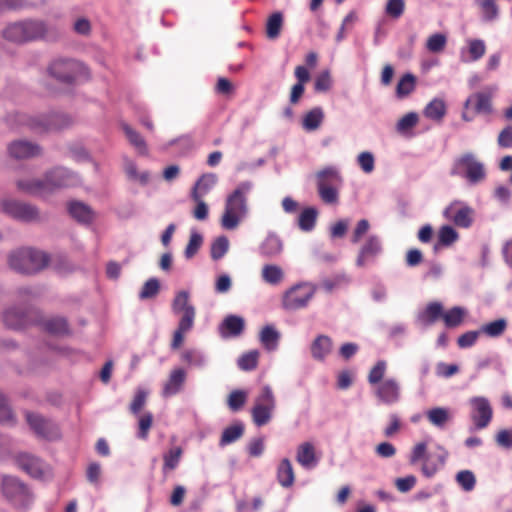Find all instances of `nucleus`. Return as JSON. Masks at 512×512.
Returning a JSON list of instances; mask_svg holds the SVG:
<instances>
[{"label":"nucleus","instance_id":"f257e3e1","mask_svg":"<svg viewBox=\"0 0 512 512\" xmlns=\"http://www.w3.org/2000/svg\"><path fill=\"white\" fill-rule=\"evenodd\" d=\"M76 180V175L63 167L48 171L43 179H20L18 190L33 196L45 197L55 191L68 187Z\"/></svg>","mask_w":512,"mask_h":512},{"label":"nucleus","instance_id":"f03ea898","mask_svg":"<svg viewBox=\"0 0 512 512\" xmlns=\"http://www.w3.org/2000/svg\"><path fill=\"white\" fill-rule=\"evenodd\" d=\"M448 451L441 445H435L428 450L425 441L419 442L412 448L409 463L416 465L421 462V472L426 478L435 476L446 464Z\"/></svg>","mask_w":512,"mask_h":512},{"label":"nucleus","instance_id":"7ed1b4c3","mask_svg":"<svg viewBox=\"0 0 512 512\" xmlns=\"http://www.w3.org/2000/svg\"><path fill=\"white\" fill-rule=\"evenodd\" d=\"M251 188L250 182H242L227 196L221 217V226L224 229L234 230L248 214L247 196Z\"/></svg>","mask_w":512,"mask_h":512},{"label":"nucleus","instance_id":"20e7f679","mask_svg":"<svg viewBox=\"0 0 512 512\" xmlns=\"http://www.w3.org/2000/svg\"><path fill=\"white\" fill-rule=\"evenodd\" d=\"M47 33L48 26L44 21L27 19L7 25L3 37L10 42L23 44L43 39Z\"/></svg>","mask_w":512,"mask_h":512},{"label":"nucleus","instance_id":"39448f33","mask_svg":"<svg viewBox=\"0 0 512 512\" xmlns=\"http://www.w3.org/2000/svg\"><path fill=\"white\" fill-rule=\"evenodd\" d=\"M49 255L33 248H21L9 255L11 269L22 274H35L48 266Z\"/></svg>","mask_w":512,"mask_h":512},{"label":"nucleus","instance_id":"423d86ee","mask_svg":"<svg viewBox=\"0 0 512 512\" xmlns=\"http://www.w3.org/2000/svg\"><path fill=\"white\" fill-rule=\"evenodd\" d=\"M451 175L463 177L469 184L475 185L485 180L486 169L476 155L467 152L455 159Z\"/></svg>","mask_w":512,"mask_h":512},{"label":"nucleus","instance_id":"0eeeda50","mask_svg":"<svg viewBox=\"0 0 512 512\" xmlns=\"http://www.w3.org/2000/svg\"><path fill=\"white\" fill-rule=\"evenodd\" d=\"M316 287L311 283H299L288 290L282 296V307L287 311H296L308 306L314 297Z\"/></svg>","mask_w":512,"mask_h":512},{"label":"nucleus","instance_id":"6e6552de","mask_svg":"<svg viewBox=\"0 0 512 512\" xmlns=\"http://www.w3.org/2000/svg\"><path fill=\"white\" fill-rule=\"evenodd\" d=\"M17 117L21 124L28 126L30 129L38 133L59 130L69 124V119L60 114H53L40 118H31L26 115H17Z\"/></svg>","mask_w":512,"mask_h":512},{"label":"nucleus","instance_id":"1a4fd4ad","mask_svg":"<svg viewBox=\"0 0 512 512\" xmlns=\"http://www.w3.org/2000/svg\"><path fill=\"white\" fill-rule=\"evenodd\" d=\"M83 65L75 60H55L49 68L53 77L64 83H73L83 72Z\"/></svg>","mask_w":512,"mask_h":512},{"label":"nucleus","instance_id":"9d476101","mask_svg":"<svg viewBox=\"0 0 512 512\" xmlns=\"http://www.w3.org/2000/svg\"><path fill=\"white\" fill-rule=\"evenodd\" d=\"M443 216L460 228H469L473 223L474 210L461 201H453L443 211Z\"/></svg>","mask_w":512,"mask_h":512},{"label":"nucleus","instance_id":"9b49d317","mask_svg":"<svg viewBox=\"0 0 512 512\" xmlns=\"http://www.w3.org/2000/svg\"><path fill=\"white\" fill-rule=\"evenodd\" d=\"M2 490L5 497L16 506H25L30 500L27 487L15 477L4 476Z\"/></svg>","mask_w":512,"mask_h":512},{"label":"nucleus","instance_id":"f8f14e48","mask_svg":"<svg viewBox=\"0 0 512 512\" xmlns=\"http://www.w3.org/2000/svg\"><path fill=\"white\" fill-rule=\"evenodd\" d=\"M471 419L478 430L486 428L493 417V410L490 402L485 397H473L470 400Z\"/></svg>","mask_w":512,"mask_h":512},{"label":"nucleus","instance_id":"ddd939ff","mask_svg":"<svg viewBox=\"0 0 512 512\" xmlns=\"http://www.w3.org/2000/svg\"><path fill=\"white\" fill-rule=\"evenodd\" d=\"M2 210L11 217L21 221H34L39 218L38 210L35 206L15 200H4Z\"/></svg>","mask_w":512,"mask_h":512},{"label":"nucleus","instance_id":"4468645a","mask_svg":"<svg viewBox=\"0 0 512 512\" xmlns=\"http://www.w3.org/2000/svg\"><path fill=\"white\" fill-rule=\"evenodd\" d=\"M383 251L382 241L378 235H370L362 243L356 258V265L364 267L374 261Z\"/></svg>","mask_w":512,"mask_h":512},{"label":"nucleus","instance_id":"2eb2a0df","mask_svg":"<svg viewBox=\"0 0 512 512\" xmlns=\"http://www.w3.org/2000/svg\"><path fill=\"white\" fill-rule=\"evenodd\" d=\"M36 314L33 310L23 312L17 308L8 309L4 313V323L11 329H23L37 321Z\"/></svg>","mask_w":512,"mask_h":512},{"label":"nucleus","instance_id":"dca6fc26","mask_svg":"<svg viewBox=\"0 0 512 512\" xmlns=\"http://www.w3.org/2000/svg\"><path fill=\"white\" fill-rule=\"evenodd\" d=\"M375 395L382 403H396L400 399V385L396 379H385L377 385Z\"/></svg>","mask_w":512,"mask_h":512},{"label":"nucleus","instance_id":"f3484780","mask_svg":"<svg viewBox=\"0 0 512 512\" xmlns=\"http://www.w3.org/2000/svg\"><path fill=\"white\" fill-rule=\"evenodd\" d=\"M172 310L175 314H181L180 319H190L194 322L196 311L189 301V293L180 291L176 294L172 302Z\"/></svg>","mask_w":512,"mask_h":512},{"label":"nucleus","instance_id":"a211bd4d","mask_svg":"<svg viewBox=\"0 0 512 512\" xmlns=\"http://www.w3.org/2000/svg\"><path fill=\"white\" fill-rule=\"evenodd\" d=\"M17 465L24 472L34 478H40L43 475V465L39 458L28 453H21L15 458Z\"/></svg>","mask_w":512,"mask_h":512},{"label":"nucleus","instance_id":"6ab92c4d","mask_svg":"<svg viewBox=\"0 0 512 512\" xmlns=\"http://www.w3.org/2000/svg\"><path fill=\"white\" fill-rule=\"evenodd\" d=\"M296 461L305 469H312L318 463L316 450L312 443L303 442L297 448Z\"/></svg>","mask_w":512,"mask_h":512},{"label":"nucleus","instance_id":"aec40b11","mask_svg":"<svg viewBox=\"0 0 512 512\" xmlns=\"http://www.w3.org/2000/svg\"><path fill=\"white\" fill-rule=\"evenodd\" d=\"M41 149L38 145L32 144L27 141H14L9 146V153L16 159H24L39 155Z\"/></svg>","mask_w":512,"mask_h":512},{"label":"nucleus","instance_id":"412c9836","mask_svg":"<svg viewBox=\"0 0 512 512\" xmlns=\"http://www.w3.org/2000/svg\"><path fill=\"white\" fill-rule=\"evenodd\" d=\"M186 381V372L182 368H175L171 371L167 382L163 387L164 396H173L179 393Z\"/></svg>","mask_w":512,"mask_h":512},{"label":"nucleus","instance_id":"4be33fe9","mask_svg":"<svg viewBox=\"0 0 512 512\" xmlns=\"http://www.w3.org/2000/svg\"><path fill=\"white\" fill-rule=\"evenodd\" d=\"M244 319L240 316L229 315L220 325V333L222 337H236L244 330Z\"/></svg>","mask_w":512,"mask_h":512},{"label":"nucleus","instance_id":"5701e85b","mask_svg":"<svg viewBox=\"0 0 512 512\" xmlns=\"http://www.w3.org/2000/svg\"><path fill=\"white\" fill-rule=\"evenodd\" d=\"M492 95L486 92H478L471 95L465 102V108L469 105L474 106V110L478 114H490L492 112Z\"/></svg>","mask_w":512,"mask_h":512},{"label":"nucleus","instance_id":"b1692460","mask_svg":"<svg viewBox=\"0 0 512 512\" xmlns=\"http://www.w3.org/2000/svg\"><path fill=\"white\" fill-rule=\"evenodd\" d=\"M333 342L327 335L317 336L311 344L312 357L318 361L324 360L332 351Z\"/></svg>","mask_w":512,"mask_h":512},{"label":"nucleus","instance_id":"393cba45","mask_svg":"<svg viewBox=\"0 0 512 512\" xmlns=\"http://www.w3.org/2000/svg\"><path fill=\"white\" fill-rule=\"evenodd\" d=\"M216 183V176L214 174L202 175L195 183L192 192V200H199L203 198Z\"/></svg>","mask_w":512,"mask_h":512},{"label":"nucleus","instance_id":"a878e982","mask_svg":"<svg viewBox=\"0 0 512 512\" xmlns=\"http://www.w3.org/2000/svg\"><path fill=\"white\" fill-rule=\"evenodd\" d=\"M443 305L440 302H430L419 315V320L424 325H432L443 316Z\"/></svg>","mask_w":512,"mask_h":512},{"label":"nucleus","instance_id":"bb28decb","mask_svg":"<svg viewBox=\"0 0 512 512\" xmlns=\"http://www.w3.org/2000/svg\"><path fill=\"white\" fill-rule=\"evenodd\" d=\"M27 422L34 432L44 438H49L51 433L52 425L49 421L44 419L42 416L34 413L26 414Z\"/></svg>","mask_w":512,"mask_h":512},{"label":"nucleus","instance_id":"cd10ccee","mask_svg":"<svg viewBox=\"0 0 512 512\" xmlns=\"http://www.w3.org/2000/svg\"><path fill=\"white\" fill-rule=\"evenodd\" d=\"M323 120V109L321 107H314L303 116L302 127L306 131H315L321 126Z\"/></svg>","mask_w":512,"mask_h":512},{"label":"nucleus","instance_id":"c85d7f7f","mask_svg":"<svg viewBox=\"0 0 512 512\" xmlns=\"http://www.w3.org/2000/svg\"><path fill=\"white\" fill-rule=\"evenodd\" d=\"M68 211L74 219L81 223H90L94 218L91 208L82 202H71Z\"/></svg>","mask_w":512,"mask_h":512},{"label":"nucleus","instance_id":"c756f323","mask_svg":"<svg viewBox=\"0 0 512 512\" xmlns=\"http://www.w3.org/2000/svg\"><path fill=\"white\" fill-rule=\"evenodd\" d=\"M277 480L285 488L291 487L295 480L294 470L289 459L281 460L277 469Z\"/></svg>","mask_w":512,"mask_h":512},{"label":"nucleus","instance_id":"7c9ffc66","mask_svg":"<svg viewBox=\"0 0 512 512\" xmlns=\"http://www.w3.org/2000/svg\"><path fill=\"white\" fill-rule=\"evenodd\" d=\"M317 188L338 186L341 182V177L338 171L332 167L325 168L316 174Z\"/></svg>","mask_w":512,"mask_h":512},{"label":"nucleus","instance_id":"2f4dec72","mask_svg":"<svg viewBox=\"0 0 512 512\" xmlns=\"http://www.w3.org/2000/svg\"><path fill=\"white\" fill-rule=\"evenodd\" d=\"M261 277L264 282L270 285H278L284 278L282 268L275 264L264 265L261 271Z\"/></svg>","mask_w":512,"mask_h":512},{"label":"nucleus","instance_id":"473e14b6","mask_svg":"<svg viewBox=\"0 0 512 512\" xmlns=\"http://www.w3.org/2000/svg\"><path fill=\"white\" fill-rule=\"evenodd\" d=\"M465 315L464 308L455 306L448 311H443L442 320L447 328H455L462 324Z\"/></svg>","mask_w":512,"mask_h":512},{"label":"nucleus","instance_id":"72a5a7b5","mask_svg":"<svg viewBox=\"0 0 512 512\" xmlns=\"http://www.w3.org/2000/svg\"><path fill=\"white\" fill-rule=\"evenodd\" d=\"M318 211L314 207H307L302 210L298 217V226L302 231L309 232L315 227Z\"/></svg>","mask_w":512,"mask_h":512},{"label":"nucleus","instance_id":"f704fd0d","mask_svg":"<svg viewBox=\"0 0 512 512\" xmlns=\"http://www.w3.org/2000/svg\"><path fill=\"white\" fill-rule=\"evenodd\" d=\"M194 326V322L190 321V319H180L178 323L177 329L174 331L173 339L171 342V348L173 350L179 349L185 338V334L189 332Z\"/></svg>","mask_w":512,"mask_h":512},{"label":"nucleus","instance_id":"c9c22d12","mask_svg":"<svg viewBox=\"0 0 512 512\" xmlns=\"http://www.w3.org/2000/svg\"><path fill=\"white\" fill-rule=\"evenodd\" d=\"M244 426L242 423H236L225 428L222 432L219 445L221 447L227 446L243 436Z\"/></svg>","mask_w":512,"mask_h":512},{"label":"nucleus","instance_id":"e433bc0d","mask_svg":"<svg viewBox=\"0 0 512 512\" xmlns=\"http://www.w3.org/2000/svg\"><path fill=\"white\" fill-rule=\"evenodd\" d=\"M122 130L125 133L128 141L132 146H134L139 153L146 154L147 153V145L143 137L134 130L130 125L123 123L121 124Z\"/></svg>","mask_w":512,"mask_h":512},{"label":"nucleus","instance_id":"4c0bfd02","mask_svg":"<svg viewBox=\"0 0 512 512\" xmlns=\"http://www.w3.org/2000/svg\"><path fill=\"white\" fill-rule=\"evenodd\" d=\"M283 27V15L281 12L271 14L266 23V36L268 39H276L280 36Z\"/></svg>","mask_w":512,"mask_h":512},{"label":"nucleus","instance_id":"58836bf2","mask_svg":"<svg viewBox=\"0 0 512 512\" xmlns=\"http://www.w3.org/2000/svg\"><path fill=\"white\" fill-rule=\"evenodd\" d=\"M446 114V105L441 99H433L424 109L425 117L434 120L441 121Z\"/></svg>","mask_w":512,"mask_h":512},{"label":"nucleus","instance_id":"ea45409f","mask_svg":"<svg viewBox=\"0 0 512 512\" xmlns=\"http://www.w3.org/2000/svg\"><path fill=\"white\" fill-rule=\"evenodd\" d=\"M282 251V242L275 235H269L260 246V252L265 257H273Z\"/></svg>","mask_w":512,"mask_h":512},{"label":"nucleus","instance_id":"a19ab883","mask_svg":"<svg viewBox=\"0 0 512 512\" xmlns=\"http://www.w3.org/2000/svg\"><path fill=\"white\" fill-rule=\"evenodd\" d=\"M507 328V321L504 318L482 325L479 329L480 334H484L491 338L501 336Z\"/></svg>","mask_w":512,"mask_h":512},{"label":"nucleus","instance_id":"79ce46f5","mask_svg":"<svg viewBox=\"0 0 512 512\" xmlns=\"http://www.w3.org/2000/svg\"><path fill=\"white\" fill-rule=\"evenodd\" d=\"M416 87V77L411 73H406L403 75L397 86H396V95L398 98H404L411 94Z\"/></svg>","mask_w":512,"mask_h":512},{"label":"nucleus","instance_id":"37998d69","mask_svg":"<svg viewBox=\"0 0 512 512\" xmlns=\"http://www.w3.org/2000/svg\"><path fill=\"white\" fill-rule=\"evenodd\" d=\"M426 417L432 425L439 428L444 427L445 424L450 420L449 411L442 407H436L428 410Z\"/></svg>","mask_w":512,"mask_h":512},{"label":"nucleus","instance_id":"c03bdc74","mask_svg":"<svg viewBox=\"0 0 512 512\" xmlns=\"http://www.w3.org/2000/svg\"><path fill=\"white\" fill-rule=\"evenodd\" d=\"M41 324L43 328L51 334L62 335L68 332V324L66 320L61 317L47 319Z\"/></svg>","mask_w":512,"mask_h":512},{"label":"nucleus","instance_id":"a18cd8bd","mask_svg":"<svg viewBox=\"0 0 512 512\" xmlns=\"http://www.w3.org/2000/svg\"><path fill=\"white\" fill-rule=\"evenodd\" d=\"M254 406H261L265 408L275 409L276 400L272 388L265 385L261 388L259 394L255 398Z\"/></svg>","mask_w":512,"mask_h":512},{"label":"nucleus","instance_id":"49530a36","mask_svg":"<svg viewBox=\"0 0 512 512\" xmlns=\"http://www.w3.org/2000/svg\"><path fill=\"white\" fill-rule=\"evenodd\" d=\"M279 333L272 326H265L260 333V341L268 350H274L278 345Z\"/></svg>","mask_w":512,"mask_h":512},{"label":"nucleus","instance_id":"de8ad7c7","mask_svg":"<svg viewBox=\"0 0 512 512\" xmlns=\"http://www.w3.org/2000/svg\"><path fill=\"white\" fill-rule=\"evenodd\" d=\"M182 449L180 447H174L171 448L167 453L163 456V472L166 473L167 471L174 470L181 459L182 456Z\"/></svg>","mask_w":512,"mask_h":512},{"label":"nucleus","instance_id":"09e8293b","mask_svg":"<svg viewBox=\"0 0 512 512\" xmlns=\"http://www.w3.org/2000/svg\"><path fill=\"white\" fill-rule=\"evenodd\" d=\"M459 238L458 232L449 225L442 226L438 231V245L448 247Z\"/></svg>","mask_w":512,"mask_h":512},{"label":"nucleus","instance_id":"8fccbe9b","mask_svg":"<svg viewBox=\"0 0 512 512\" xmlns=\"http://www.w3.org/2000/svg\"><path fill=\"white\" fill-rule=\"evenodd\" d=\"M181 360L189 367L201 368L205 365L203 354L194 349H187L181 353Z\"/></svg>","mask_w":512,"mask_h":512},{"label":"nucleus","instance_id":"3c124183","mask_svg":"<svg viewBox=\"0 0 512 512\" xmlns=\"http://www.w3.org/2000/svg\"><path fill=\"white\" fill-rule=\"evenodd\" d=\"M273 411L270 408L253 406L251 413L254 424L258 427L266 425L271 420Z\"/></svg>","mask_w":512,"mask_h":512},{"label":"nucleus","instance_id":"603ef678","mask_svg":"<svg viewBox=\"0 0 512 512\" xmlns=\"http://www.w3.org/2000/svg\"><path fill=\"white\" fill-rule=\"evenodd\" d=\"M418 115L415 112H409L399 119L396 130L400 134H407L418 123Z\"/></svg>","mask_w":512,"mask_h":512},{"label":"nucleus","instance_id":"864d4df0","mask_svg":"<svg viewBox=\"0 0 512 512\" xmlns=\"http://www.w3.org/2000/svg\"><path fill=\"white\" fill-rule=\"evenodd\" d=\"M456 482L466 492L472 491L476 485V478L472 471L461 470L456 475Z\"/></svg>","mask_w":512,"mask_h":512},{"label":"nucleus","instance_id":"5fc2aeb1","mask_svg":"<svg viewBox=\"0 0 512 512\" xmlns=\"http://www.w3.org/2000/svg\"><path fill=\"white\" fill-rule=\"evenodd\" d=\"M259 352L257 350L249 351L243 354L238 360V366L241 370L251 371L258 365Z\"/></svg>","mask_w":512,"mask_h":512},{"label":"nucleus","instance_id":"6e6d98bb","mask_svg":"<svg viewBox=\"0 0 512 512\" xmlns=\"http://www.w3.org/2000/svg\"><path fill=\"white\" fill-rule=\"evenodd\" d=\"M446 44V36L442 33H435L427 39L426 48L432 53H440L445 49Z\"/></svg>","mask_w":512,"mask_h":512},{"label":"nucleus","instance_id":"4d7b16f0","mask_svg":"<svg viewBox=\"0 0 512 512\" xmlns=\"http://www.w3.org/2000/svg\"><path fill=\"white\" fill-rule=\"evenodd\" d=\"M125 172L130 179L138 181L143 185L147 184L150 180V173L148 171L139 173L137 171V166L133 161L126 162Z\"/></svg>","mask_w":512,"mask_h":512},{"label":"nucleus","instance_id":"13d9d810","mask_svg":"<svg viewBox=\"0 0 512 512\" xmlns=\"http://www.w3.org/2000/svg\"><path fill=\"white\" fill-rule=\"evenodd\" d=\"M229 241L225 236H220L215 239L211 245V258L213 260L221 259L228 251Z\"/></svg>","mask_w":512,"mask_h":512},{"label":"nucleus","instance_id":"bf43d9fd","mask_svg":"<svg viewBox=\"0 0 512 512\" xmlns=\"http://www.w3.org/2000/svg\"><path fill=\"white\" fill-rule=\"evenodd\" d=\"M387 370V363L384 360L378 361L370 370L368 374V382L371 385H378L382 382V379Z\"/></svg>","mask_w":512,"mask_h":512},{"label":"nucleus","instance_id":"052dcab7","mask_svg":"<svg viewBox=\"0 0 512 512\" xmlns=\"http://www.w3.org/2000/svg\"><path fill=\"white\" fill-rule=\"evenodd\" d=\"M159 290V281L156 278H150L144 283L141 291L139 292V298L141 300L154 298L159 293Z\"/></svg>","mask_w":512,"mask_h":512},{"label":"nucleus","instance_id":"680f3d73","mask_svg":"<svg viewBox=\"0 0 512 512\" xmlns=\"http://www.w3.org/2000/svg\"><path fill=\"white\" fill-rule=\"evenodd\" d=\"M153 424V415L151 412H146L139 417L138 420V438L146 440L149 435V431Z\"/></svg>","mask_w":512,"mask_h":512},{"label":"nucleus","instance_id":"e2e57ef3","mask_svg":"<svg viewBox=\"0 0 512 512\" xmlns=\"http://www.w3.org/2000/svg\"><path fill=\"white\" fill-rule=\"evenodd\" d=\"M203 243V237L200 233L192 231L189 242L185 249V257L190 259L196 255Z\"/></svg>","mask_w":512,"mask_h":512},{"label":"nucleus","instance_id":"0e129e2a","mask_svg":"<svg viewBox=\"0 0 512 512\" xmlns=\"http://www.w3.org/2000/svg\"><path fill=\"white\" fill-rule=\"evenodd\" d=\"M468 52L471 61H477L482 58L486 52V46L484 41L480 39L469 40Z\"/></svg>","mask_w":512,"mask_h":512},{"label":"nucleus","instance_id":"69168bd1","mask_svg":"<svg viewBox=\"0 0 512 512\" xmlns=\"http://www.w3.org/2000/svg\"><path fill=\"white\" fill-rule=\"evenodd\" d=\"M247 400V393L242 390H234L228 397V406L232 411L240 410Z\"/></svg>","mask_w":512,"mask_h":512},{"label":"nucleus","instance_id":"338daca9","mask_svg":"<svg viewBox=\"0 0 512 512\" xmlns=\"http://www.w3.org/2000/svg\"><path fill=\"white\" fill-rule=\"evenodd\" d=\"M405 9V2L404 0H388L385 12L386 14L394 19H398L402 16Z\"/></svg>","mask_w":512,"mask_h":512},{"label":"nucleus","instance_id":"774afa93","mask_svg":"<svg viewBox=\"0 0 512 512\" xmlns=\"http://www.w3.org/2000/svg\"><path fill=\"white\" fill-rule=\"evenodd\" d=\"M480 7L485 20L492 21L498 16V6L494 0H482Z\"/></svg>","mask_w":512,"mask_h":512}]
</instances>
